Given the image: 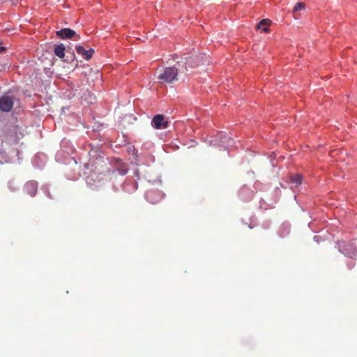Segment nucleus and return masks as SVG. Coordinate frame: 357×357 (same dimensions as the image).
Masks as SVG:
<instances>
[{"label": "nucleus", "mask_w": 357, "mask_h": 357, "mask_svg": "<svg viewBox=\"0 0 357 357\" xmlns=\"http://www.w3.org/2000/svg\"><path fill=\"white\" fill-rule=\"evenodd\" d=\"M184 73L183 62L176 61V63L170 67L165 68L157 77L159 84H172L178 80V73Z\"/></svg>", "instance_id": "nucleus-1"}, {"label": "nucleus", "mask_w": 357, "mask_h": 357, "mask_svg": "<svg viewBox=\"0 0 357 357\" xmlns=\"http://www.w3.org/2000/svg\"><path fill=\"white\" fill-rule=\"evenodd\" d=\"M181 61L183 62V70L185 73L194 68L204 65L206 63H208V60L206 54H200L189 58H185L184 61L181 60Z\"/></svg>", "instance_id": "nucleus-2"}, {"label": "nucleus", "mask_w": 357, "mask_h": 357, "mask_svg": "<svg viewBox=\"0 0 357 357\" xmlns=\"http://www.w3.org/2000/svg\"><path fill=\"white\" fill-rule=\"evenodd\" d=\"M163 195L158 190H150L146 193V198L151 204H155L162 198Z\"/></svg>", "instance_id": "nucleus-3"}, {"label": "nucleus", "mask_w": 357, "mask_h": 357, "mask_svg": "<svg viewBox=\"0 0 357 357\" xmlns=\"http://www.w3.org/2000/svg\"><path fill=\"white\" fill-rule=\"evenodd\" d=\"M13 107V98L3 96L0 98V110L2 112H10Z\"/></svg>", "instance_id": "nucleus-4"}, {"label": "nucleus", "mask_w": 357, "mask_h": 357, "mask_svg": "<svg viewBox=\"0 0 357 357\" xmlns=\"http://www.w3.org/2000/svg\"><path fill=\"white\" fill-rule=\"evenodd\" d=\"M151 124L155 129H163L168 126V122L165 121L164 116L162 114L155 115L152 119Z\"/></svg>", "instance_id": "nucleus-5"}, {"label": "nucleus", "mask_w": 357, "mask_h": 357, "mask_svg": "<svg viewBox=\"0 0 357 357\" xmlns=\"http://www.w3.org/2000/svg\"><path fill=\"white\" fill-rule=\"evenodd\" d=\"M56 34L58 37H59L61 39H70L75 36L77 37L75 39L76 40H79L80 39V36H77L75 31L69 28H64L59 31H57Z\"/></svg>", "instance_id": "nucleus-6"}, {"label": "nucleus", "mask_w": 357, "mask_h": 357, "mask_svg": "<svg viewBox=\"0 0 357 357\" xmlns=\"http://www.w3.org/2000/svg\"><path fill=\"white\" fill-rule=\"evenodd\" d=\"M76 51L79 54L82 55L86 60H89L92 57L95 52L93 48H90L89 50H86L85 48L81 45L76 46Z\"/></svg>", "instance_id": "nucleus-7"}, {"label": "nucleus", "mask_w": 357, "mask_h": 357, "mask_svg": "<svg viewBox=\"0 0 357 357\" xmlns=\"http://www.w3.org/2000/svg\"><path fill=\"white\" fill-rule=\"evenodd\" d=\"M37 184L35 182L30 181L26 183L24 189L26 192L31 197L36 195L37 192Z\"/></svg>", "instance_id": "nucleus-8"}, {"label": "nucleus", "mask_w": 357, "mask_h": 357, "mask_svg": "<svg viewBox=\"0 0 357 357\" xmlns=\"http://www.w3.org/2000/svg\"><path fill=\"white\" fill-rule=\"evenodd\" d=\"M271 21L268 19H264L261 20L257 25V29H261L264 32L268 33L269 31V26Z\"/></svg>", "instance_id": "nucleus-9"}, {"label": "nucleus", "mask_w": 357, "mask_h": 357, "mask_svg": "<svg viewBox=\"0 0 357 357\" xmlns=\"http://www.w3.org/2000/svg\"><path fill=\"white\" fill-rule=\"evenodd\" d=\"M65 46L61 43L56 45L54 47V54L59 58L63 59L65 56Z\"/></svg>", "instance_id": "nucleus-10"}, {"label": "nucleus", "mask_w": 357, "mask_h": 357, "mask_svg": "<svg viewBox=\"0 0 357 357\" xmlns=\"http://www.w3.org/2000/svg\"><path fill=\"white\" fill-rule=\"evenodd\" d=\"M106 162L104 160V158L102 156H99L96 158V162L93 164V161L91 162V167H94V170L100 171V169L98 168V166L101 167L103 165H106Z\"/></svg>", "instance_id": "nucleus-11"}, {"label": "nucleus", "mask_w": 357, "mask_h": 357, "mask_svg": "<svg viewBox=\"0 0 357 357\" xmlns=\"http://www.w3.org/2000/svg\"><path fill=\"white\" fill-rule=\"evenodd\" d=\"M342 252L350 258L357 259V250L355 249L343 248Z\"/></svg>", "instance_id": "nucleus-12"}, {"label": "nucleus", "mask_w": 357, "mask_h": 357, "mask_svg": "<svg viewBox=\"0 0 357 357\" xmlns=\"http://www.w3.org/2000/svg\"><path fill=\"white\" fill-rule=\"evenodd\" d=\"M303 176L300 174H296L291 176L290 180L291 182L295 183L296 186H298L302 183Z\"/></svg>", "instance_id": "nucleus-13"}, {"label": "nucleus", "mask_w": 357, "mask_h": 357, "mask_svg": "<svg viewBox=\"0 0 357 357\" xmlns=\"http://www.w3.org/2000/svg\"><path fill=\"white\" fill-rule=\"evenodd\" d=\"M305 4L304 3L298 2L295 5V6L293 9V13L296 14L298 11L305 9Z\"/></svg>", "instance_id": "nucleus-14"}, {"label": "nucleus", "mask_w": 357, "mask_h": 357, "mask_svg": "<svg viewBox=\"0 0 357 357\" xmlns=\"http://www.w3.org/2000/svg\"><path fill=\"white\" fill-rule=\"evenodd\" d=\"M127 172H128L127 169H122L120 170V174L121 175H125V174H126Z\"/></svg>", "instance_id": "nucleus-15"}, {"label": "nucleus", "mask_w": 357, "mask_h": 357, "mask_svg": "<svg viewBox=\"0 0 357 357\" xmlns=\"http://www.w3.org/2000/svg\"><path fill=\"white\" fill-rule=\"evenodd\" d=\"M4 50H5V47H1V46H0V54H1V53H2V52H4Z\"/></svg>", "instance_id": "nucleus-16"}]
</instances>
